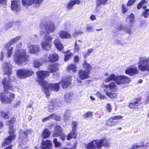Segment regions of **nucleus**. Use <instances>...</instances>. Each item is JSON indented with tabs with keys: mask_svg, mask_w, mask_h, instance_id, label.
<instances>
[{
	"mask_svg": "<svg viewBox=\"0 0 149 149\" xmlns=\"http://www.w3.org/2000/svg\"><path fill=\"white\" fill-rule=\"evenodd\" d=\"M62 132V127L59 125H57L55 127V131L53 134L54 137L59 136Z\"/></svg>",
	"mask_w": 149,
	"mask_h": 149,
	"instance_id": "bb28decb",
	"label": "nucleus"
},
{
	"mask_svg": "<svg viewBox=\"0 0 149 149\" xmlns=\"http://www.w3.org/2000/svg\"><path fill=\"white\" fill-rule=\"evenodd\" d=\"M84 68L87 70L88 71H90L92 68V67L86 61H84L83 65Z\"/></svg>",
	"mask_w": 149,
	"mask_h": 149,
	"instance_id": "58836bf2",
	"label": "nucleus"
},
{
	"mask_svg": "<svg viewBox=\"0 0 149 149\" xmlns=\"http://www.w3.org/2000/svg\"><path fill=\"white\" fill-rule=\"evenodd\" d=\"M59 35L61 38L63 39L68 38L71 37V35L69 33L64 31H60Z\"/></svg>",
	"mask_w": 149,
	"mask_h": 149,
	"instance_id": "393cba45",
	"label": "nucleus"
},
{
	"mask_svg": "<svg viewBox=\"0 0 149 149\" xmlns=\"http://www.w3.org/2000/svg\"><path fill=\"white\" fill-rule=\"evenodd\" d=\"M79 0H70L67 5L68 9H71L75 4L78 5L80 3Z\"/></svg>",
	"mask_w": 149,
	"mask_h": 149,
	"instance_id": "a878e982",
	"label": "nucleus"
},
{
	"mask_svg": "<svg viewBox=\"0 0 149 149\" xmlns=\"http://www.w3.org/2000/svg\"><path fill=\"white\" fill-rule=\"evenodd\" d=\"M108 0H97L96 2L97 6H99L101 5L106 4Z\"/></svg>",
	"mask_w": 149,
	"mask_h": 149,
	"instance_id": "4c0bfd02",
	"label": "nucleus"
},
{
	"mask_svg": "<svg viewBox=\"0 0 149 149\" xmlns=\"http://www.w3.org/2000/svg\"><path fill=\"white\" fill-rule=\"evenodd\" d=\"M93 49H88V51L84 54V56L86 58L87 56H89L90 54L93 52Z\"/></svg>",
	"mask_w": 149,
	"mask_h": 149,
	"instance_id": "5fc2aeb1",
	"label": "nucleus"
},
{
	"mask_svg": "<svg viewBox=\"0 0 149 149\" xmlns=\"http://www.w3.org/2000/svg\"><path fill=\"white\" fill-rule=\"evenodd\" d=\"M72 95L70 93H66L64 96L65 100L67 102H70L72 99Z\"/></svg>",
	"mask_w": 149,
	"mask_h": 149,
	"instance_id": "f704fd0d",
	"label": "nucleus"
},
{
	"mask_svg": "<svg viewBox=\"0 0 149 149\" xmlns=\"http://www.w3.org/2000/svg\"><path fill=\"white\" fill-rule=\"evenodd\" d=\"M11 9L12 10L19 11L20 10L19 3L17 1H12L11 3Z\"/></svg>",
	"mask_w": 149,
	"mask_h": 149,
	"instance_id": "5701e85b",
	"label": "nucleus"
},
{
	"mask_svg": "<svg viewBox=\"0 0 149 149\" xmlns=\"http://www.w3.org/2000/svg\"><path fill=\"white\" fill-rule=\"evenodd\" d=\"M131 81L130 79L124 76H117L116 82L117 84L121 85L129 83Z\"/></svg>",
	"mask_w": 149,
	"mask_h": 149,
	"instance_id": "9d476101",
	"label": "nucleus"
},
{
	"mask_svg": "<svg viewBox=\"0 0 149 149\" xmlns=\"http://www.w3.org/2000/svg\"><path fill=\"white\" fill-rule=\"evenodd\" d=\"M43 0H22V4L24 7L31 6L34 3L36 5H39L42 2Z\"/></svg>",
	"mask_w": 149,
	"mask_h": 149,
	"instance_id": "ddd939ff",
	"label": "nucleus"
},
{
	"mask_svg": "<svg viewBox=\"0 0 149 149\" xmlns=\"http://www.w3.org/2000/svg\"><path fill=\"white\" fill-rule=\"evenodd\" d=\"M97 141V140L91 141L85 146L86 148V149H99Z\"/></svg>",
	"mask_w": 149,
	"mask_h": 149,
	"instance_id": "f3484780",
	"label": "nucleus"
},
{
	"mask_svg": "<svg viewBox=\"0 0 149 149\" xmlns=\"http://www.w3.org/2000/svg\"><path fill=\"white\" fill-rule=\"evenodd\" d=\"M33 73L31 70L21 69L17 70V75L18 77L24 79L31 76Z\"/></svg>",
	"mask_w": 149,
	"mask_h": 149,
	"instance_id": "0eeeda50",
	"label": "nucleus"
},
{
	"mask_svg": "<svg viewBox=\"0 0 149 149\" xmlns=\"http://www.w3.org/2000/svg\"><path fill=\"white\" fill-rule=\"evenodd\" d=\"M41 146L42 149H52V142L49 140L43 141L42 142Z\"/></svg>",
	"mask_w": 149,
	"mask_h": 149,
	"instance_id": "412c9836",
	"label": "nucleus"
},
{
	"mask_svg": "<svg viewBox=\"0 0 149 149\" xmlns=\"http://www.w3.org/2000/svg\"><path fill=\"white\" fill-rule=\"evenodd\" d=\"M83 31L81 30H76L73 33V36H77L82 34Z\"/></svg>",
	"mask_w": 149,
	"mask_h": 149,
	"instance_id": "09e8293b",
	"label": "nucleus"
},
{
	"mask_svg": "<svg viewBox=\"0 0 149 149\" xmlns=\"http://www.w3.org/2000/svg\"><path fill=\"white\" fill-rule=\"evenodd\" d=\"M52 116V115H50L44 118L42 120V121L43 122H44L47 120H49L50 119H51V117Z\"/></svg>",
	"mask_w": 149,
	"mask_h": 149,
	"instance_id": "e2e57ef3",
	"label": "nucleus"
},
{
	"mask_svg": "<svg viewBox=\"0 0 149 149\" xmlns=\"http://www.w3.org/2000/svg\"><path fill=\"white\" fill-rule=\"evenodd\" d=\"M131 29L130 28H125V31L127 33L130 34L131 33Z\"/></svg>",
	"mask_w": 149,
	"mask_h": 149,
	"instance_id": "69168bd1",
	"label": "nucleus"
},
{
	"mask_svg": "<svg viewBox=\"0 0 149 149\" xmlns=\"http://www.w3.org/2000/svg\"><path fill=\"white\" fill-rule=\"evenodd\" d=\"M21 43H19L16 47L14 54V61L17 64L25 65L27 62L28 55L25 50L20 49Z\"/></svg>",
	"mask_w": 149,
	"mask_h": 149,
	"instance_id": "7ed1b4c3",
	"label": "nucleus"
},
{
	"mask_svg": "<svg viewBox=\"0 0 149 149\" xmlns=\"http://www.w3.org/2000/svg\"><path fill=\"white\" fill-rule=\"evenodd\" d=\"M72 78L71 76H69L62 80L61 84L62 87L63 88H66L70 86L71 85Z\"/></svg>",
	"mask_w": 149,
	"mask_h": 149,
	"instance_id": "4468645a",
	"label": "nucleus"
},
{
	"mask_svg": "<svg viewBox=\"0 0 149 149\" xmlns=\"http://www.w3.org/2000/svg\"><path fill=\"white\" fill-rule=\"evenodd\" d=\"M97 96L101 99H105L106 97L104 95L101 94L99 92H97L96 93Z\"/></svg>",
	"mask_w": 149,
	"mask_h": 149,
	"instance_id": "603ef678",
	"label": "nucleus"
},
{
	"mask_svg": "<svg viewBox=\"0 0 149 149\" xmlns=\"http://www.w3.org/2000/svg\"><path fill=\"white\" fill-rule=\"evenodd\" d=\"M54 43L58 50L61 51L63 48V45L61 43L60 40L58 39L54 41Z\"/></svg>",
	"mask_w": 149,
	"mask_h": 149,
	"instance_id": "c85d7f7f",
	"label": "nucleus"
},
{
	"mask_svg": "<svg viewBox=\"0 0 149 149\" xmlns=\"http://www.w3.org/2000/svg\"><path fill=\"white\" fill-rule=\"evenodd\" d=\"M112 120H113L112 118H111L109 119L108 120L107 123L106 125L109 126H112L111 121H112Z\"/></svg>",
	"mask_w": 149,
	"mask_h": 149,
	"instance_id": "13d9d810",
	"label": "nucleus"
},
{
	"mask_svg": "<svg viewBox=\"0 0 149 149\" xmlns=\"http://www.w3.org/2000/svg\"><path fill=\"white\" fill-rule=\"evenodd\" d=\"M48 58L49 61L54 62L58 60V56L56 53H54L50 54Z\"/></svg>",
	"mask_w": 149,
	"mask_h": 149,
	"instance_id": "b1692460",
	"label": "nucleus"
},
{
	"mask_svg": "<svg viewBox=\"0 0 149 149\" xmlns=\"http://www.w3.org/2000/svg\"><path fill=\"white\" fill-rule=\"evenodd\" d=\"M41 30L40 35L43 37V40L41 45L42 48L46 50H49L51 48V43L53 37L49 33L54 32L55 27L54 23L49 20H44L40 25Z\"/></svg>",
	"mask_w": 149,
	"mask_h": 149,
	"instance_id": "f257e3e1",
	"label": "nucleus"
},
{
	"mask_svg": "<svg viewBox=\"0 0 149 149\" xmlns=\"http://www.w3.org/2000/svg\"><path fill=\"white\" fill-rule=\"evenodd\" d=\"M147 2V1L145 0H142L138 3L137 6L138 9H140L142 6L143 8L145 10V11L142 14V15L145 18H147L149 15V13H148L149 9L146 8L147 6H145V5Z\"/></svg>",
	"mask_w": 149,
	"mask_h": 149,
	"instance_id": "1a4fd4ad",
	"label": "nucleus"
},
{
	"mask_svg": "<svg viewBox=\"0 0 149 149\" xmlns=\"http://www.w3.org/2000/svg\"><path fill=\"white\" fill-rule=\"evenodd\" d=\"M138 102L136 101L134 102V103H130L129 104V107L130 108L132 109H136V108L139 109V108L138 107Z\"/></svg>",
	"mask_w": 149,
	"mask_h": 149,
	"instance_id": "e433bc0d",
	"label": "nucleus"
},
{
	"mask_svg": "<svg viewBox=\"0 0 149 149\" xmlns=\"http://www.w3.org/2000/svg\"><path fill=\"white\" fill-rule=\"evenodd\" d=\"M13 23L12 22H8L4 26L6 29H8L10 28L12 26Z\"/></svg>",
	"mask_w": 149,
	"mask_h": 149,
	"instance_id": "3c124183",
	"label": "nucleus"
},
{
	"mask_svg": "<svg viewBox=\"0 0 149 149\" xmlns=\"http://www.w3.org/2000/svg\"><path fill=\"white\" fill-rule=\"evenodd\" d=\"M53 143L55 148H58L61 146V144L58 142L56 139H54L53 140Z\"/></svg>",
	"mask_w": 149,
	"mask_h": 149,
	"instance_id": "a18cd8bd",
	"label": "nucleus"
},
{
	"mask_svg": "<svg viewBox=\"0 0 149 149\" xmlns=\"http://www.w3.org/2000/svg\"><path fill=\"white\" fill-rule=\"evenodd\" d=\"M93 113L91 111H88L85 113L84 115V118H88L91 117L92 116Z\"/></svg>",
	"mask_w": 149,
	"mask_h": 149,
	"instance_id": "8fccbe9b",
	"label": "nucleus"
},
{
	"mask_svg": "<svg viewBox=\"0 0 149 149\" xmlns=\"http://www.w3.org/2000/svg\"><path fill=\"white\" fill-rule=\"evenodd\" d=\"M77 133L76 131L72 130L70 132L67 136V140H69L73 138L75 139L77 138Z\"/></svg>",
	"mask_w": 149,
	"mask_h": 149,
	"instance_id": "cd10ccee",
	"label": "nucleus"
},
{
	"mask_svg": "<svg viewBox=\"0 0 149 149\" xmlns=\"http://www.w3.org/2000/svg\"><path fill=\"white\" fill-rule=\"evenodd\" d=\"M42 62L41 60L36 59L33 61V65L35 68H38L40 67L42 64Z\"/></svg>",
	"mask_w": 149,
	"mask_h": 149,
	"instance_id": "72a5a7b5",
	"label": "nucleus"
},
{
	"mask_svg": "<svg viewBox=\"0 0 149 149\" xmlns=\"http://www.w3.org/2000/svg\"><path fill=\"white\" fill-rule=\"evenodd\" d=\"M106 94L109 97L111 98H115L117 97V94L116 93H113L109 92L106 91Z\"/></svg>",
	"mask_w": 149,
	"mask_h": 149,
	"instance_id": "c9c22d12",
	"label": "nucleus"
},
{
	"mask_svg": "<svg viewBox=\"0 0 149 149\" xmlns=\"http://www.w3.org/2000/svg\"><path fill=\"white\" fill-rule=\"evenodd\" d=\"M21 38L19 36H17L15 38L12 39L6 45V48L7 50V57H10L12 53L13 47H11V45L15 43L17 41Z\"/></svg>",
	"mask_w": 149,
	"mask_h": 149,
	"instance_id": "6e6552de",
	"label": "nucleus"
},
{
	"mask_svg": "<svg viewBox=\"0 0 149 149\" xmlns=\"http://www.w3.org/2000/svg\"><path fill=\"white\" fill-rule=\"evenodd\" d=\"M112 118L113 120H119L122 118H123V116H115Z\"/></svg>",
	"mask_w": 149,
	"mask_h": 149,
	"instance_id": "4d7b16f0",
	"label": "nucleus"
},
{
	"mask_svg": "<svg viewBox=\"0 0 149 149\" xmlns=\"http://www.w3.org/2000/svg\"><path fill=\"white\" fill-rule=\"evenodd\" d=\"M74 61L75 63H77L79 60V57L77 56H75L74 57Z\"/></svg>",
	"mask_w": 149,
	"mask_h": 149,
	"instance_id": "680f3d73",
	"label": "nucleus"
},
{
	"mask_svg": "<svg viewBox=\"0 0 149 149\" xmlns=\"http://www.w3.org/2000/svg\"><path fill=\"white\" fill-rule=\"evenodd\" d=\"M127 18L130 23H132L134 19V16L132 13H131L127 16Z\"/></svg>",
	"mask_w": 149,
	"mask_h": 149,
	"instance_id": "a19ab883",
	"label": "nucleus"
},
{
	"mask_svg": "<svg viewBox=\"0 0 149 149\" xmlns=\"http://www.w3.org/2000/svg\"><path fill=\"white\" fill-rule=\"evenodd\" d=\"M89 71L80 70L78 72L79 77L81 80L87 79L89 77Z\"/></svg>",
	"mask_w": 149,
	"mask_h": 149,
	"instance_id": "6ab92c4d",
	"label": "nucleus"
},
{
	"mask_svg": "<svg viewBox=\"0 0 149 149\" xmlns=\"http://www.w3.org/2000/svg\"><path fill=\"white\" fill-rule=\"evenodd\" d=\"M86 31L87 32H91L93 29V27L92 25L88 24L86 27Z\"/></svg>",
	"mask_w": 149,
	"mask_h": 149,
	"instance_id": "de8ad7c7",
	"label": "nucleus"
},
{
	"mask_svg": "<svg viewBox=\"0 0 149 149\" xmlns=\"http://www.w3.org/2000/svg\"><path fill=\"white\" fill-rule=\"evenodd\" d=\"M0 116L4 119H8L10 117L8 113L5 112L3 111L0 112Z\"/></svg>",
	"mask_w": 149,
	"mask_h": 149,
	"instance_id": "ea45409f",
	"label": "nucleus"
},
{
	"mask_svg": "<svg viewBox=\"0 0 149 149\" xmlns=\"http://www.w3.org/2000/svg\"><path fill=\"white\" fill-rule=\"evenodd\" d=\"M59 136H60L61 139L63 141L65 139L66 136L62 132Z\"/></svg>",
	"mask_w": 149,
	"mask_h": 149,
	"instance_id": "0e129e2a",
	"label": "nucleus"
},
{
	"mask_svg": "<svg viewBox=\"0 0 149 149\" xmlns=\"http://www.w3.org/2000/svg\"><path fill=\"white\" fill-rule=\"evenodd\" d=\"M15 120V119L14 118H13L11 119V120L9 122H8L7 124L9 125L10 124H13Z\"/></svg>",
	"mask_w": 149,
	"mask_h": 149,
	"instance_id": "338daca9",
	"label": "nucleus"
},
{
	"mask_svg": "<svg viewBox=\"0 0 149 149\" xmlns=\"http://www.w3.org/2000/svg\"><path fill=\"white\" fill-rule=\"evenodd\" d=\"M48 70L51 73L56 72L58 70V68L57 67V64L50 65L48 68Z\"/></svg>",
	"mask_w": 149,
	"mask_h": 149,
	"instance_id": "2f4dec72",
	"label": "nucleus"
},
{
	"mask_svg": "<svg viewBox=\"0 0 149 149\" xmlns=\"http://www.w3.org/2000/svg\"><path fill=\"white\" fill-rule=\"evenodd\" d=\"M77 67L75 65L72 64L69 65L67 68V70L68 72H72L73 73H75L76 72Z\"/></svg>",
	"mask_w": 149,
	"mask_h": 149,
	"instance_id": "7c9ffc66",
	"label": "nucleus"
},
{
	"mask_svg": "<svg viewBox=\"0 0 149 149\" xmlns=\"http://www.w3.org/2000/svg\"><path fill=\"white\" fill-rule=\"evenodd\" d=\"M103 87L105 88L104 89L105 91H107V89L110 91H114L117 89L116 86L114 82L111 83L109 85L103 84Z\"/></svg>",
	"mask_w": 149,
	"mask_h": 149,
	"instance_id": "a211bd4d",
	"label": "nucleus"
},
{
	"mask_svg": "<svg viewBox=\"0 0 149 149\" xmlns=\"http://www.w3.org/2000/svg\"><path fill=\"white\" fill-rule=\"evenodd\" d=\"M2 67L5 74H7L8 76L11 74L12 66L10 63L5 62L3 64Z\"/></svg>",
	"mask_w": 149,
	"mask_h": 149,
	"instance_id": "2eb2a0df",
	"label": "nucleus"
},
{
	"mask_svg": "<svg viewBox=\"0 0 149 149\" xmlns=\"http://www.w3.org/2000/svg\"><path fill=\"white\" fill-rule=\"evenodd\" d=\"M50 134V132L48 130L45 129L42 132L41 136L43 138H48Z\"/></svg>",
	"mask_w": 149,
	"mask_h": 149,
	"instance_id": "473e14b6",
	"label": "nucleus"
},
{
	"mask_svg": "<svg viewBox=\"0 0 149 149\" xmlns=\"http://www.w3.org/2000/svg\"><path fill=\"white\" fill-rule=\"evenodd\" d=\"M122 10H123V14L125 13L127 10V9L125 8V7L124 6V5L123 4L122 5Z\"/></svg>",
	"mask_w": 149,
	"mask_h": 149,
	"instance_id": "774afa93",
	"label": "nucleus"
},
{
	"mask_svg": "<svg viewBox=\"0 0 149 149\" xmlns=\"http://www.w3.org/2000/svg\"><path fill=\"white\" fill-rule=\"evenodd\" d=\"M72 55V54L68 51L67 52V54L65 55L64 60L65 61H67L68 60L70 56Z\"/></svg>",
	"mask_w": 149,
	"mask_h": 149,
	"instance_id": "49530a36",
	"label": "nucleus"
},
{
	"mask_svg": "<svg viewBox=\"0 0 149 149\" xmlns=\"http://www.w3.org/2000/svg\"><path fill=\"white\" fill-rule=\"evenodd\" d=\"M38 79V82L42 87L43 91L47 96L50 94V91H58L59 88L58 83L52 84L48 83L44 81L46 77L49 75V72L47 71H39L37 72Z\"/></svg>",
	"mask_w": 149,
	"mask_h": 149,
	"instance_id": "f03ea898",
	"label": "nucleus"
},
{
	"mask_svg": "<svg viewBox=\"0 0 149 149\" xmlns=\"http://www.w3.org/2000/svg\"><path fill=\"white\" fill-rule=\"evenodd\" d=\"M98 147L100 149L102 146H104L106 148H108L110 146L111 144L110 140L109 138H104L100 140H97Z\"/></svg>",
	"mask_w": 149,
	"mask_h": 149,
	"instance_id": "9b49d317",
	"label": "nucleus"
},
{
	"mask_svg": "<svg viewBox=\"0 0 149 149\" xmlns=\"http://www.w3.org/2000/svg\"><path fill=\"white\" fill-rule=\"evenodd\" d=\"M138 64V68L141 71L149 72V56L139 57Z\"/></svg>",
	"mask_w": 149,
	"mask_h": 149,
	"instance_id": "20e7f679",
	"label": "nucleus"
},
{
	"mask_svg": "<svg viewBox=\"0 0 149 149\" xmlns=\"http://www.w3.org/2000/svg\"><path fill=\"white\" fill-rule=\"evenodd\" d=\"M71 111L70 109H68L66 110L64 115L68 116L69 117H70L71 116Z\"/></svg>",
	"mask_w": 149,
	"mask_h": 149,
	"instance_id": "6e6d98bb",
	"label": "nucleus"
},
{
	"mask_svg": "<svg viewBox=\"0 0 149 149\" xmlns=\"http://www.w3.org/2000/svg\"><path fill=\"white\" fill-rule=\"evenodd\" d=\"M136 0H129L127 4L128 6H132L135 2Z\"/></svg>",
	"mask_w": 149,
	"mask_h": 149,
	"instance_id": "bf43d9fd",
	"label": "nucleus"
},
{
	"mask_svg": "<svg viewBox=\"0 0 149 149\" xmlns=\"http://www.w3.org/2000/svg\"><path fill=\"white\" fill-rule=\"evenodd\" d=\"M32 132V130H29L24 131L23 133V134H24V135L23 136V138H25L28 135H30Z\"/></svg>",
	"mask_w": 149,
	"mask_h": 149,
	"instance_id": "79ce46f5",
	"label": "nucleus"
},
{
	"mask_svg": "<svg viewBox=\"0 0 149 149\" xmlns=\"http://www.w3.org/2000/svg\"><path fill=\"white\" fill-rule=\"evenodd\" d=\"M126 74L132 76L137 74L138 71L136 67L134 66L128 68L125 71Z\"/></svg>",
	"mask_w": 149,
	"mask_h": 149,
	"instance_id": "dca6fc26",
	"label": "nucleus"
},
{
	"mask_svg": "<svg viewBox=\"0 0 149 149\" xmlns=\"http://www.w3.org/2000/svg\"><path fill=\"white\" fill-rule=\"evenodd\" d=\"M9 129V133L10 135L4 140V142L3 143L2 145L3 147H4L5 146L10 144L12 140H13L15 137L16 135L15 134L13 127L12 126H10Z\"/></svg>",
	"mask_w": 149,
	"mask_h": 149,
	"instance_id": "423d86ee",
	"label": "nucleus"
},
{
	"mask_svg": "<svg viewBox=\"0 0 149 149\" xmlns=\"http://www.w3.org/2000/svg\"><path fill=\"white\" fill-rule=\"evenodd\" d=\"M117 76H116L114 74H111L109 77L106 78L105 80V82L107 83L111 81H116V80Z\"/></svg>",
	"mask_w": 149,
	"mask_h": 149,
	"instance_id": "c756f323",
	"label": "nucleus"
},
{
	"mask_svg": "<svg viewBox=\"0 0 149 149\" xmlns=\"http://www.w3.org/2000/svg\"><path fill=\"white\" fill-rule=\"evenodd\" d=\"M106 109L108 112H110L111 111V106L110 104H107Z\"/></svg>",
	"mask_w": 149,
	"mask_h": 149,
	"instance_id": "052dcab7",
	"label": "nucleus"
},
{
	"mask_svg": "<svg viewBox=\"0 0 149 149\" xmlns=\"http://www.w3.org/2000/svg\"><path fill=\"white\" fill-rule=\"evenodd\" d=\"M57 101L56 100L53 99L49 102L48 104V111L50 112H53L54 110L55 106L56 104Z\"/></svg>",
	"mask_w": 149,
	"mask_h": 149,
	"instance_id": "4be33fe9",
	"label": "nucleus"
},
{
	"mask_svg": "<svg viewBox=\"0 0 149 149\" xmlns=\"http://www.w3.org/2000/svg\"><path fill=\"white\" fill-rule=\"evenodd\" d=\"M50 115H52V116L51 117V118H53L56 121L59 120L61 119V118L60 116H57L54 113H52Z\"/></svg>",
	"mask_w": 149,
	"mask_h": 149,
	"instance_id": "c03bdc74",
	"label": "nucleus"
},
{
	"mask_svg": "<svg viewBox=\"0 0 149 149\" xmlns=\"http://www.w3.org/2000/svg\"><path fill=\"white\" fill-rule=\"evenodd\" d=\"M7 90L4 91V93H0V100L1 103L5 104H10L15 97V94L7 92Z\"/></svg>",
	"mask_w": 149,
	"mask_h": 149,
	"instance_id": "39448f33",
	"label": "nucleus"
},
{
	"mask_svg": "<svg viewBox=\"0 0 149 149\" xmlns=\"http://www.w3.org/2000/svg\"><path fill=\"white\" fill-rule=\"evenodd\" d=\"M3 85L4 91L10 90L12 91L13 88L11 85L10 78L9 77L4 78L2 82Z\"/></svg>",
	"mask_w": 149,
	"mask_h": 149,
	"instance_id": "f8f14e48",
	"label": "nucleus"
},
{
	"mask_svg": "<svg viewBox=\"0 0 149 149\" xmlns=\"http://www.w3.org/2000/svg\"><path fill=\"white\" fill-rule=\"evenodd\" d=\"M30 53H35L40 51V47L37 45H31L28 46Z\"/></svg>",
	"mask_w": 149,
	"mask_h": 149,
	"instance_id": "aec40b11",
	"label": "nucleus"
},
{
	"mask_svg": "<svg viewBox=\"0 0 149 149\" xmlns=\"http://www.w3.org/2000/svg\"><path fill=\"white\" fill-rule=\"evenodd\" d=\"M78 125V123L76 121H73L71 123V127L72 130L76 131V128Z\"/></svg>",
	"mask_w": 149,
	"mask_h": 149,
	"instance_id": "37998d69",
	"label": "nucleus"
},
{
	"mask_svg": "<svg viewBox=\"0 0 149 149\" xmlns=\"http://www.w3.org/2000/svg\"><path fill=\"white\" fill-rule=\"evenodd\" d=\"M79 46L77 44V41H76L75 43L74 51L75 52H78L79 51Z\"/></svg>",
	"mask_w": 149,
	"mask_h": 149,
	"instance_id": "864d4df0",
	"label": "nucleus"
}]
</instances>
